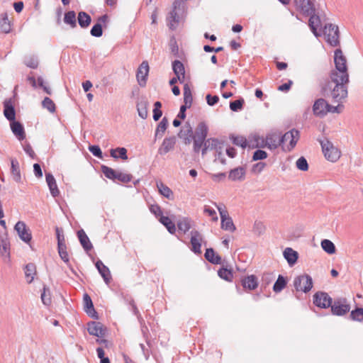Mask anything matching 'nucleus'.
<instances>
[{
  "label": "nucleus",
  "instance_id": "nucleus-27",
  "mask_svg": "<svg viewBox=\"0 0 363 363\" xmlns=\"http://www.w3.org/2000/svg\"><path fill=\"white\" fill-rule=\"evenodd\" d=\"M45 177H46V182L49 186L51 195L53 197H56V196H59L60 191L57 188L56 181H55V179L53 177V175L50 173H46Z\"/></svg>",
  "mask_w": 363,
  "mask_h": 363
},
{
  "label": "nucleus",
  "instance_id": "nucleus-16",
  "mask_svg": "<svg viewBox=\"0 0 363 363\" xmlns=\"http://www.w3.org/2000/svg\"><path fill=\"white\" fill-rule=\"evenodd\" d=\"M191 240L190 243L191 245V250L195 254L200 255L201 254V242H202V236L201 233L197 230L191 231Z\"/></svg>",
  "mask_w": 363,
  "mask_h": 363
},
{
  "label": "nucleus",
  "instance_id": "nucleus-8",
  "mask_svg": "<svg viewBox=\"0 0 363 363\" xmlns=\"http://www.w3.org/2000/svg\"><path fill=\"white\" fill-rule=\"evenodd\" d=\"M333 315L342 316L350 311V306L345 298L335 299L330 306Z\"/></svg>",
  "mask_w": 363,
  "mask_h": 363
},
{
  "label": "nucleus",
  "instance_id": "nucleus-38",
  "mask_svg": "<svg viewBox=\"0 0 363 363\" xmlns=\"http://www.w3.org/2000/svg\"><path fill=\"white\" fill-rule=\"evenodd\" d=\"M172 69L176 76H179L183 79L185 78V69L184 64L179 60L172 62Z\"/></svg>",
  "mask_w": 363,
  "mask_h": 363
},
{
  "label": "nucleus",
  "instance_id": "nucleus-51",
  "mask_svg": "<svg viewBox=\"0 0 363 363\" xmlns=\"http://www.w3.org/2000/svg\"><path fill=\"white\" fill-rule=\"evenodd\" d=\"M230 138L232 140L233 143L237 146H240V147H242V148H245L247 145V140L243 136L231 135L230 137Z\"/></svg>",
  "mask_w": 363,
  "mask_h": 363
},
{
  "label": "nucleus",
  "instance_id": "nucleus-55",
  "mask_svg": "<svg viewBox=\"0 0 363 363\" xmlns=\"http://www.w3.org/2000/svg\"><path fill=\"white\" fill-rule=\"evenodd\" d=\"M244 103H245V101H244V99H242L231 101L230 103V108L233 111H240L242 108Z\"/></svg>",
  "mask_w": 363,
  "mask_h": 363
},
{
  "label": "nucleus",
  "instance_id": "nucleus-18",
  "mask_svg": "<svg viewBox=\"0 0 363 363\" xmlns=\"http://www.w3.org/2000/svg\"><path fill=\"white\" fill-rule=\"evenodd\" d=\"M266 145L271 150H274L281 145V135L279 133H272L266 136Z\"/></svg>",
  "mask_w": 363,
  "mask_h": 363
},
{
  "label": "nucleus",
  "instance_id": "nucleus-20",
  "mask_svg": "<svg viewBox=\"0 0 363 363\" xmlns=\"http://www.w3.org/2000/svg\"><path fill=\"white\" fill-rule=\"evenodd\" d=\"M95 265L105 283L108 284L112 279L109 269L100 259L97 260Z\"/></svg>",
  "mask_w": 363,
  "mask_h": 363
},
{
  "label": "nucleus",
  "instance_id": "nucleus-5",
  "mask_svg": "<svg viewBox=\"0 0 363 363\" xmlns=\"http://www.w3.org/2000/svg\"><path fill=\"white\" fill-rule=\"evenodd\" d=\"M294 286L297 291H301L306 294L313 288L312 278L307 274L298 276L294 280Z\"/></svg>",
  "mask_w": 363,
  "mask_h": 363
},
{
  "label": "nucleus",
  "instance_id": "nucleus-19",
  "mask_svg": "<svg viewBox=\"0 0 363 363\" xmlns=\"http://www.w3.org/2000/svg\"><path fill=\"white\" fill-rule=\"evenodd\" d=\"M87 330L91 335L101 337L104 335L105 331L103 325L99 322H91L88 324Z\"/></svg>",
  "mask_w": 363,
  "mask_h": 363
},
{
  "label": "nucleus",
  "instance_id": "nucleus-61",
  "mask_svg": "<svg viewBox=\"0 0 363 363\" xmlns=\"http://www.w3.org/2000/svg\"><path fill=\"white\" fill-rule=\"evenodd\" d=\"M47 291H49L48 289H47L45 287H44L43 291L41 294V300H42V302L43 303V304H45V306H49L51 303V298H50V295L49 293H48V294H47Z\"/></svg>",
  "mask_w": 363,
  "mask_h": 363
},
{
  "label": "nucleus",
  "instance_id": "nucleus-31",
  "mask_svg": "<svg viewBox=\"0 0 363 363\" xmlns=\"http://www.w3.org/2000/svg\"><path fill=\"white\" fill-rule=\"evenodd\" d=\"M0 30L4 33H9L11 31V21L9 20L8 14L3 13L1 14Z\"/></svg>",
  "mask_w": 363,
  "mask_h": 363
},
{
  "label": "nucleus",
  "instance_id": "nucleus-62",
  "mask_svg": "<svg viewBox=\"0 0 363 363\" xmlns=\"http://www.w3.org/2000/svg\"><path fill=\"white\" fill-rule=\"evenodd\" d=\"M25 65L32 69H36L38 66V61L37 58L30 57L25 60Z\"/></svg>",
  "mask_w": 363,
  "mask_h": 363
},
{
  "label": "nucleus",
  "instance_id": "nucleus-1",
  "mask_svg": "<svg viewBox=\"0 0 363 363\" xmlns=\"http://www.w3.org/2000/svg\"><path fill=\"white\" fill-rule=\"evenodd\" d=\"M334 62L335 69L331 71L322 91L324 96L330 97L333 102L340 103L347 97V84L350 82L347 60L340 49L335 51Z\"/></svg>",
  "mask_w": 363,
  "mask_h": 363
},
{
  "label": "nucleus",
  "instance_id": "nucleus-4",
  "mask_svg": "<svg viewBox=\"0 0 363 363\" xmlns=\"http://www.w3.org/2000/svg\"><path fill=\"white\" fill-rule=\"evenodd\" d=\"M299 138V132L295 129L286 132L281 135L282 149L291 151L296 146Z\"/></svg>",
  "mask_w": 363,
  "mask_h": 363
},
{
  "label": "nucleus",
  "instance_id": "nucleus-56",
  "mask_svg": "<svg viewBox=\"0 0 363 363\" xmlns=\"http://www.w3.org/2000/svg\"><path fill=\"white\" fill-rule=\"evenodd\" d=\"M55 231H56V235H57V247L66 245L65 239L62 229L58 227H56Z\"/></svg>",
  "mask_w": 363,
  "mask_h": 363
},
{
  "label": "nucleus",
  "instance_id": "nucleus-54",
  "mask_svg": "<svg viewBox=\"0 0 363 363\" xmlns=\"http://www.w3.org/2000/svg\"><path fill=\"white\" fill-rule=\"evenodd\" d=\"M203 213L211 217L212 221L216 222L218 220L216 211L208 206H205L203 208Z\"/></svg>",
  "mask_w": 363,
  "mask_h": 363
},
{
  "label": "nucleus",
  "instance_id": "nucleus-10",
  "mask_svg": "<svg viewBox=\"0 0 363 363\" xmlns=\"http://www.w3.org/2000/svg\"><path fill=\"white\" fill-rule=\"evenodd\" d=\"M209 150H215L216 160H219L222 164H224L225 160L223 157V141L219 140L217 138H210L205 142Z\"/></svg>",
  "mask_w": 363,
  "mask_h": 363
},
{
  "label": "nucleus",
  "instance_id": "nucleus-57",
  "mask_svg": "<svg viewBox=\"0 0 363 363\" xmlns=\"http://www.w3.org/2000/svg\"><path fill=\"white\" fill-rule=\"evenodd\" d=\"M296 167L301 171H307L308 169V162L305 157H301L296 162Z\"/></svg>",
  "mask_w": 363,
  "mask_h": 363
},
{
  "label": "nucleus",
  "instance_id": "nucleus-45",
  "mask_svg": "<svg viewBox=\"0 0 363 363\" xmlns=\"http://www.w3.org/2000/svg\"><path fill=\"white\" fill-rule=\"evenodd\" d=\"M168 126V120L164 117L157 125L155 130V138H162Z\"/></svg>",
  "mask_w": 363,
  "mask_h": 363
},
{
  "label": "nucleus",
  "instance_id": "nucleus-64",
  "mask_svg": "<svg viewBox=\"0 0 363 363\" xmlns=\"http://www.w3.org/2000/svg\"><path fill=\"white\" fill-rule=\"evenodd\" d=\"M207 104L209 106H214L219 101V97L216 95L212 96L211 94H208L206 97Z\"/></svg>",
  "mask_w": 363,
  "mask_h": 363
},
{
  "label": "nucleus",
  "instance_id": "nucleus-49",
  "mask_svg": "<svg viewBox=\"0 0 363 363\" xmlns=\"http://www.w3.org/2000/svg\"><path fill=\"white\" fill-rule=\"evenodd\" d=\"M321 247L325 252L330 255L334 254L336 251L334 243L328 239H324L321 241Z\"/></svg>",
  "mask_w": 363,
  "mask_h": 363
},
{
  "label": "nucleus",
  "instance_id": "nucleus-52",
  "mask_svg": "<svg viewBox=\"0 0 363 363\" xmlns=\"http://www.w3.org/2000/svg\"><path fill=\"white\" fill-rule=\"evenodd\" d=\"M42 105L43 108L48 109L51 113L55 111V104L49 97H45L43 99V101H42Z\"/></svg>",
  "mask_w": 363,
  "mask_h": 363
},
{
  "label": "nucleus",
  "instance_id": "nucleus-15",
  "mask_svg": "<svg viewBox=\"0 0 363 363\" xmlns=\"http://www.w3.org/2000/svg\"><path fill=\"white\" fill-rule=\"evenodd\" d=\"M240 283L244 290L250 291L256 289L259 285L257 277L254 275H247L240 279Z\"/></svg>",
  "mask_w": 363,
  "mask_h": 363
},
{
  "label": "nucleus",
  "instance_id": "nucleus-42",
  "mask_svg": "<svg viewBox=\"0 0 363 363\" xmlns=\"http://www.w3.org/2000/svg\"><path fill=\"white\" fill-rule=\"evenodd\" d=\"M147 105L148 103L146 100H140L137 104V110L138 115L143 119H145L147 117Z\"/></svg>",
  "mask_w": 363,
  "mask_h": 363
},
{
  "label": "nucleus",
  "instance_id": "nucleus-40",
  "mask_svg": "<svg viewBox=\"0 0 363 363\" xmlns=\"http://www.w3.org/2000/svg\"><path fill=\"white\" fill-rule=\"evenodd\" d=\"M64 22L69 25L72 28L77 27L76 13L74 11H69L65 13Z\"/></svg>",
  "mask_w": 363,
  "mask_h": 363
},
{
  "label": "nucleus",
  "instance_id": "nucleus-6",
  "mask_svg": "<svg viewBox=\"0 0 363 363\" xmlns=\"http://www.w3.org/2000/svg\"><path fill=\"white\" fill-rule=\"evenodd\" d=\"M101 171L106 177L112 180H118L123 183H128L132 179V175L116 171L105 165L101 166Z\"/></svg>",
  "mask_w": 363,
  "mask_h": 363
},
{
  "label": "nucleus",
  "instance_id": "nucleus-21",
  "mask_svg": "<svg viewBox=\"0 0 363 363\" xmlns=\"http://www.w3.org/2000/svg\"><path fill=\"white\" fill-rule=\"evenodd\" d=\"M0 252L1 256L10 257V242L6 232L1 235Z\"/></svg>",
  "mask_w": 363,
  "mask_h": 363
},
{
  "label": "nucleus",
  "instance_id": "nucleus-63",
  "mask_svg": "<svg viewBox=\"0 0 363 363\" xmlns=\"http://www.w3.org/2000/svg\"><path fill=\"white\" fill-rule=\"evenodd\" d=\"M89 150L98 158H102V152L101 148L98 145H90L89 147Z\"/></svg>",
  "mask_w": 363,
  "mask_h": 363
},
{
  "label": "nucleus",
  "instance_id": "nucleus-34",
  "mask_svg": "<svg viewBox=\"0 0 363 363\" xmlns=\"http://www.w3.org/2000/svg\"><path fill=\"white\" fill-rule=\"evenodd\" d=\"M167 21L169 29L172 30L176 29L179 21L177 12L174 10L171 11L167 16Z\"/></svg>",
  "mask_w": 363,
  "mask_h": 363
},
{
  "label": "nucleus",
  "instance_id": "nucleus-13",
  "mask_svg": "<svg viewBox=\"0 0 363 363\" xmlns=\"http://www.w3.org/2000/svg\"><path fill=\"white\" fill-rule=\"evenodd\" d=\"M14 230L17 232L21 240L26 243L30 242L32 239L30 230L23 221H18L14 226Z\"/></svg>",
  "mask_w": 363,
  "mask_h": 363
},
{
  "label": "nucleus",
  "instance_id": "nucleus-30",
  "mask_svg": "<svg viewBox=\"0 0 363 363\" xmlns=\"http://www.w3.org/2000/svg\"><path fill=\"white\" fill-rule=\"evenodd\" d=\"M205 258L213 264H221V257L213 250V248H208L204 254Z\"/></svg>",
  "mask_w": 363,
  "mask_h": 363
},
{
  "label": "nucleus",
  "instance_id": "nucleus-12",
  "mask_svg": "<svg viewBox=\"0 0 363 363\" xmlns=\"http://www.w3.org/2000/svg\"><path fill=\"white\" fill-rule=\"evenodd\" d=\"M329 104L324 99H318L315 101L313 106V114L319 118H323L328 113Z\"/></svg>",
  "mask_w": 363,
  "mask_h": 363
},
{
  "label": "nucleus",
  "instance_id": "nucleus-2",
  "mask_svg": "<svg viewBox=\"0 0 363 363\" xmlns=\"http://www.w3.org/2000/svg\"><path fill=\"white\" fill-rule=\"evenodd\" d=\"M319 142L320 143L324 156L327 160L332 162H335L340 159L341 156L340 150L330 140L325 139L323 140H319Z\"/></svg>",
  "mask_w": 363,
  "mask_h": 363
},
{
  "label": "nucleus",
  "instance_id": "nucleus-29",
  "mask_svg": "<svg viewBox=\"0 0 363 363\" xmlns=\"http://www.w3.org/2000/svg\"><path fill=\"white\" fill-rule=\"evenodd\" d=\"M77 236L81 245L86 252H89L93 248L89 238L83 230H80L77 232Z\"/></svg>",
  "mask_w": 363,
  "mask_h": 363
},
{
  "label": "nucleus",
  "instance_id": "nucleus-32",
  "mask_svg": "<svg viewBox=\"0 0 363 363\" xmlns=\"http://www.w3.org/2000/svg\"><path fill=\"white\" fill-rule=\"evenodd\" d=\"M25 277L28 284H30L34 280L35 275L36 274V267L33 263H28L24 268Z\"/></svg>",
  "mask_w": 363,
  "mask_h": 363
},
{
  "label": "nucleus",
  "instance_id": "nucleus-48",
  "mask_svg": "<svg viewBox=\"0 0 363 363\" xmlns=\"http://www.w3.org/2000/svg\"><path fill=\"white\" fill-rule=\"evenodd\" d=\"M184 102L185 105L189 106H191L193 102L191 90L188 84H185L184 86Z\"/></svg>",
  "mask_w": 363,
  "mask_h": 363
},
{
  "label": "nucleus",
  "instance_id": "nucleus-46",
  "mask_svg": "<svg viewBox=\"0 0 363 363\" xmlns=\"http://www.w3.org/2000/svg\"><path fill=\"white\" fill-rule=\"evenodd\" d=\"M287 284L286 279L282 275H279L277 281L273 286V290L275 293L281 292Z\"/></svg>",
  "mask_w": 363,
  "mask_h": 363
},
{
  "label": "nucleus",
  "instance_id": "nucleus-60",
  "mask_svg": "<svg viewBox=\"0 0 363 363\" xmlns=\"http://www.w3.org/2000/svg\"><path fill=\"white\" fill-rule=\"evenodd\" d=\"M267 157V153L265 151L262 150H257L253 154L252 160L255 161L261 160H264Z\"/></svg>",
  "mask_w": 363,
  "mask_h": 363
},
{
  "label": "nucleus",
  "instance_id": "nucleus-25",
  "mask_svg": "<svg viewBox=\"0 0 363 363\" xmlns=\"http://www.w3.org/2000/svg\"><path fill=\"white\" fill-rule=\"evenodd\" d=\"M4 114L10 122L16 118V111L11 100H6L4 102Z\"/></svg>",
  "mask_w": 363,
  "mask_h": 363
},
{
  "label": "nucleus",
  "instance_id": "nucleus-44",
  "mask_svg": "<svg viewBox=\"0 0 363 363\" xmlns=\"http://www.w3.org/2000/svg\"><path fill=\"white\" fill-rule=\"evenodd\" d=\"M275 279L272 272H264L261 277V288L265 289Z\"/></svg>",
  "mask_w": 363,
  "mask_h": 363
},
{
  "label": "nucleus",
  "instance_id": "nucleus-9",
  "mask_svg": "<svg viewBox=\"0 0 363 363\" xmlns=\"http://www.w3.org/2000/svg\"><path fill=\"white\" fill-rule=\"evenodd\" d=\"M323 33L326 41L331 46L335 47L339 45V30L337 26L331 23L325 25Z\"/></svg>",
  "mask_w": 363,
  "mask_h": 363
},
{
  "label": "nucleus",
  "instance_id": "nucleus-59",
  "mask_svg": "<svg viewBox=\"0 0 363 363\" xmlns=\"http://www.w3.org/2000/svg\"><path fill=\"white\" fill-rule=\"evenodd\" d=\"M91 35L94 37H101L103 34L102 26L101 23H97L91 29Z\"/></svg>",
  "mask_w": 363,
  "mask_h": 363
},
{
  "label": "nucleus",
  "instance_id": "nucleus-47",
  "mask_svg": "<svg viewBox=\"0 0 363 363\" xmlns=\"http://www.w3.org/2000/svg\"><path fill=\"white\" fill-rule=\"evenodd\" d=\"M218 275L222 279L227 281L231 282L233 279V272L231 269H228L225 267H221L218 271Z\"/></svg>",
  "mask_w": 363,
  "mask_h": 363
},
{
  "label": "nucleus",
  "instance_id": "nucleus-22",
  "mask_svg": "<svg viewBox=\"0 0 363 363\" xmlns=\"http://www.w3.org/2000/svg\"><path fill=\"white\" fill-rule=\"evenodd\" d=\"M246 170L242 167H238L231 169L228 174V179L231 181H243L245 178Z\"/></svg>",
  "mask_w": 363,
  "mask_h": 363
},
{
  "label": "nucleus",
  "instance_id": "nucleus-11",
  "mask_svg": "<svg viewBox=\"0 0 363 363\" xmlns=\"http://www.w3.org/2000/svg\"><path fill=\"white\" fill-rule=\"evenodd\" d=\"M313 304L320 308H328L333 303L332 298L328 293L324 291H317L313 296Z\"/></svg>",
  "mask_w": 363,
  "mask_h": 363
},
{
  "label": "nucleus",
  "instance_id": "nucleus-50",
  "mask_svg": "<svg viewBox=\"0 0 363 363\" xmlns=\"http://www.w3.org/2000/svg\"><path fill=\"white\" fill-rule=\"evenodd\" d=\"M350 318L353 321L363 322V308L357 307L350 312Z\"/></svg>",
  "mask_w": 363,
  "mask_h": 363
},
{
  "label": "nucleus",
  "instance_id": "nucleus-58",
  "mask_svg": "<svg viewBox=\"0 0 363 363\" xmlns=\"http://www.w3.org/2000/svg\"><path fill=\"white\" fill-rule=\"evenodd\" d=\"M57 250H58L59 255L61 257V259L65 263H67V264L69 263V255H68V253L67 251V246L65 245V246L57 247Z\"/></svg>",
  "mask_w": 363,
  "mask_h": 363
},
{
  "label": "nucleus",
  "instance_id": "nucleus-36",
  "mask_svg": "<svg viewBox=\"0 0 363 363\" xmlns=\"http://www.w3.org/2000/svg\"><path fill=\"white\" fill-rule=\"evenodd\" d=\"M159 221L167 229L171 234H175L176 225L167 216H160Z\"/></svg>",
  "mask_w": 363,
  "mask_h": 363
},
{
  "label": "nucleus",
  "instance_id": "nucleus-23",
  "mask_svg": "<svg viewBox=\"0 0 363 363\" xmlns=\"http://www.w3.org/2000/svg\"><path fill=\"white\" fill-rule=\"evenodd\" d=\"M11 129L14 135L19 140H23L26 138V133L23 125L15 120L11 121Z\"/></svg>",
  "mask_w": 363,
  "mask_h": 363
},
{
  "label": "nucleus",
  "instance_id": "nucleus-53",
  "mask_svg": "<svg viewBox=\"0 0 363 363\" xmlns=\"http://www.w3.org/2000/svg\"><path fill=\"white\" fill-rule=\"evenodd\" d=\"M149 210L158 219L160 216H164L162 209L158 204H151Z\"/></svg>",
  "mask_w": 363,
  "mask_h": 363
},
{
  "label": "nucleus",
  "instance_id": "nucleus-37",
  "mask_svg": "<svg viewBox=\"0 0 363 363\" xmlns=\"http://www.w3.org/2000/svg\"><path fill=\"white\" fill-rule=\"evenodd\" d=\"M284 258L287 260L289 265L294 264L298 259V253L290 247H287L284 251Z\"/></svg>",
  "mask_w": 363,
  "mask_h": 363
},
{
  "label": "nucleus",
  "instance_id": "nucleus-28",
  "mask_svg": "<svg viewBox=\"0 0 363 363\" xmlns=\"http://www.w3.org/2000/svg\"><path fill=\"white\" fill-rule=\"evenodd\" d=\"M11 173L13 180L16 182L20 183L21 182L19 163L18 161L15 158H12L11 160Z\"/></svg>",
  "mask_w": 363,
  "mask_h": 363
},
{
  "label": "nucleus",
  "instance_id": "nucleus-17",
  "mask_svg": "<svg viewBox=\"0 0 363 363\" xmlns=\"http://www.w3.org/2000/svg\"><path fill=\"white\" fill-rule=\"evenodd\" d=\"M176 141L177 139L175 136L165 138L163 140L161 146L158 149V153L161 155H164L169 151L173 150L176 144Z\"/></svg>",
  "mask_w": 363,
  "mask_h": 363
},
{
  "label": "nucleus",
  "instance_id": "nucleus-35",
  "mask_svg": "<svg viewBox=\"0 0 363 363\" xmlns=\"http://www.w3.org/2000/svg\"><path fill=\"white\" fill-rule=\"evenodd\" d=\"M77 21L81 28H86L90 25L91 18L86 12L80 11L78 13Z\"/></svg>",
  "mask_w": 363,
  "mask_h": 363
},
{
  "label": "nucleus",
  "instance_id": "nucleus-3",
  "mask_svg": "<svg viewBox=\"0 0 363 363\" xmlns=\"http://www.w3.org/2000/svg\"><path fill=\"white\" fill-rule=\"evenodd\" d=\"M296 10L301 15L308 17L315 12V0H294Z\"/></svg>",
  "mask_w": 363,
  "mask_h": 363
},
{
  "label": "nucleus",
  "instance_id": "nucleus-14",
  "mask_svg": "<svg viewBox=\"0 0 363 363\" xmlns=\"http://www.w3.org/2000/svg\"><path fill=\"white\" fill-rule=\"evenodd\" d=\"M149 73V65L147 61H143L138 67L136 72V78L140 86H145L147 83Z\"/></svg>",
  "mask_w": 363,
  "mask_h": 363
},
{
  "label": "nucleus",
  "instance_id": "nucleus-39",
  "mask_svg": "<svg viewBox=\"0 0 363 363\" xmlns=\"http://www.w3.org/2000/svg\"><path fill=\"white\" fill-rule=\"evenodd\" d=\"M83 301L84 311L86 312L87 314L93 317V314L95 313L96 311L94 310L91 298L87 294H85L84 295Z\"/></svg>",
  "mask_w": 363,
  "mask_h": 363
},
{
  "label": "nucleus",
  "instance_id": "nucleus-41",
  "mask_svg": "<svg viewBox=\"0 0 363 363\" xmlns=\"http://www.w3.org/2000/svg\"><path fill=\"white\" fill-rule=\"evenodd\" d=\"M110 155L115 159L121 158L123 160L128 159L127 150L125 147H117L116 149H111Z\"/></svg>",
  "mask_w": 363,
  "mask_h": 363
},
{
  "label": "nucleus",
  "instance_id": "nucleus-26",
  "mask_svg": "<svg viewBox=\"0 0 363 363\" xmlns=\"http://www.w3.org/2000/svg\"><path fill=\"white\" fill-rule=\"evenodd\" d=\"M308 26L315 36H318V28L321 26V21L319 16L315 14V12L309 15Z\"/></svg>",
  "mask_w": 363,
  "mask_h": 363
},
{
  "label": "nucleus",
  "instance_id": "nucleus-24",
  "mask_svg": "<svg viewBox=\"0 0 363 363\" xmlns=\"http://www.w3.org/2000/svg\"><path fill=\"white\" fill-rule=\"evenodd\" d=\"M208 132V128L206 123L205 122H200L196 128L193 138L206 140L207 139L206 138L207 137Z\"/></svg>",
  "mask_w": 363,
  "mask_h": 363
},
{
  "label": "nucleus",
  "instance_id": "nucleus-43",
  "mask_svg": "<svg viewBox=\"0 0 363 363\" xmlns=\"http://www.w3.org/2000/svg\"><path fill=\"white\" fill-rule=\"evenodd\" d=\"M157 187L159 190V192L164 197L169 199H173V191L169 188L167 185L164 184L162 182L157 183Z\"/></svg>",
  "mask_w": 363,
  "mask_h": 363
},
{
  "label": "nucleus",
  "instance_id": "nucleus-33",
  "mask_svg": "<svg viewBox=\"0 0 363 363\" xmlns=\"http://www.w3.org/2000/svg\"><path fill=\"white\" fill-rule=\"evenodd\" d=\"M177 225L179 230L186 233L191 228V220L187 217L182 218L177 220Z\"/></svg>",
  "mask_w": 363,
  "mask_h": 363
},
{
  "label": "nucleus",
  "instance_id": "nucleus-7",
  "mask_svg": "<svg viewBox=\"0 0 363 363\" xmlns=\"http://www.w3.org/2000/svg\"><path fill=\"white\" fill-rule=\"evenodd\" d=\"M215 205L217 207L220 216L221 228L224 230L230 231L231 233L234 232L236 230V228L231 217L229 216L225 206L223 205H217L216 203Z\"/></svg>",
  "mask_w": 363,
  "mask_h": 363
}]
</instances>
